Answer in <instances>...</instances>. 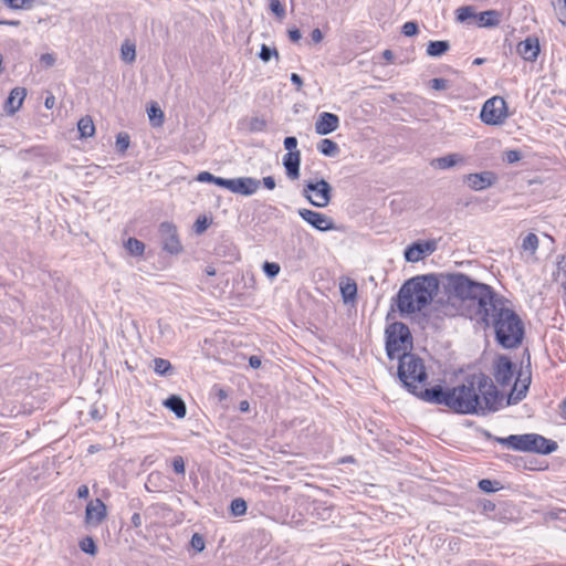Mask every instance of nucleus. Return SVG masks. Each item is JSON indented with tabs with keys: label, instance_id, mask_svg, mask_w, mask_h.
Returning <instances> with one entry per match:
<instances>
[{
	"label": "nucleus",
	"instance_id": "nucleus-4",
	"mask_svg": "<svg viewBox=\"0 0 566 566\" xmlns=\"http://www.w3.org/2000/svg\"><path fill=\"white\" fill-rule=\"evenodd\" d=\"M484 324L494 328L496 340L503 347L514 348L522 343L524 335L523 322L509 306L505 298Z\"/></svg>",
	"mask_w": 566,
	"mask_h": 566
},
{
	"label": "nucleus",
	"instance_id": "nucleus-43",
	"mask_svg": "<svg viewBox=\"0 0 566 566\" xmlns=\"http://www.w3.org/2000/svg\"><path fill=\"white\" fill-rule=\"evenodd\" d=\"M4 3L11 9H22L24 7H31L33 0H3Z\"/></svg>",
	"mask_w": 566,
	"mask_h": 566
},
{
	"label": "nucleus",
	"instance_id": "nucleus-3",
	"mask_svg": "<svg viewBox=\"0 0 566 566\" xmlns=\"http://www.w3.org/2000/svg\"><path fill=\"white\" fill-rule=\"evenodd\" d=\"M439 287L433 275H421L408 280L399 290L397 306L402 315L422 311L433 298Z\"/></svg>",
	"mask_w": 566,
	"mask_h": 566
},
{
	"label": "nucleus",
	"instance_id": "nucleus-19",
	"mask_svg": "<svg viewBox=\"0 0 566 566\" xmlns=\"http://www.w3.org/2000/svg\"><path fill=\"white\" fill-rule=\"evenodd\" d=\"M301 151L286 153L283 157V166L290 179L294 180L300 177Z\"/></svg>",
	"mask_w": 566,
	"mask_h": 566
},
{
	"label": "nucleus",
	"instance_id": "nucleus-33",
	"mask_svg": "<svg viewBox=\"0 0 566 566\" xmlns=\"http://www.w3.org/2000/svg\"><path fill=\"white\" fill-rule=\"evenodd\" d=\"M247 126L252 133L263 132L266 128V120L261 117H252L247 122Z\"/></svg>",
	"mask_w": 566,
	"mask_h": 566
},
{
	"label": "nucleus",
	"instance_id": "nucleus-47",
	"mask_svg": "<svg viewBox=\"0 0 566 566\" xmlns=\"http://www.w3.org/2000/svg\"><path fill=\"white\" fill-rule=\"evenodd\" d=\"M191 546L198 552L203 551L205 549V541H203L202 536L197 533L193 534L191 537Z\"/></svg>",
	"mask_w": 566,
	"mask_h": 566
},
{
	"label": "nucleus",
	"instance_id": "nucleus-23",
	"mask_svg": "<svg viewBox=\"0 0 566 566\" xmlns=\"http://www.w3.org/2000/svg\"><path fill=\"white\" fill-rule=\"evenodd\" d=\"M165 406L171 410L178 418L186 416L187 409L184 400L177 396H171L165 401Z\"/></svg>",
	"mask_w": 566,
	"mask_h": 566
},
{
	"label": "nucleus",
	"instance_id": "nucleus-5",
	"mask_svg": "<svg viewBox=\"0 0 566 566\" xmlns=\"http://www.w3.org/2000/svg\"><path fill=\"white\" fill-rule=\"evenodd\" d=\"M398 376L405 387L420 398L427 373L421 358L415 354H405L399 359Z\"/></svg>",
	"mask_w": 566,
	"mask_h": 566
},
{
	"label": "nucleus",
	"instance_id": "nucleus-39",
	"mask_svg": "<svg viewBox=\"0 0 566 566\" xmlns=\"http://www.w3.org/2000/svg\"><path fill=\"white\" fill-rule=\"evenodd\" d=\"M280 265L274 262H264L263 271L269 277H275L280 272Z\"/></svg>",
	"mask_w": 566,
	"mask_h": 566
},
{
	"label": "nucleus",
	"instance_id": "nucleus-7",
	"mask_svg": "<svg viewBox=\"0 0 566 566\" xmlns=\"http://www.w3.org/2000/svg\"><path fill=\"white\" fill-rule=\"evenodd\" d=\"M386 352L390 359L398 358L411 347V335L408 326L400 322L389 324L385 331Z\"/></svg>",
	"mask_w": 566,
	"mask_h": 566
},
{
	"label": "nucleus",
	"instance_id": "nucleus-18",
	"mask_svg": "<svg viewBox=\"0 0 566 566\" xmlns=\"http://www.w3.org/2000/svg\"><path fill=\"white\" fill-rule=\"evenodd\" d=\"M518 54L525 60L533 62L539 53V43L537 39L527 38L517 45Z\"/></svg>",
	"mask_w": 566,
	"mask_h": 566
},
{
	"label": "nucleus",
	"instance_id": "nucleus-15",
	"mask_svg": "<svg viewBox=\"0 0 566 566\" xmlns=\"http://www.w3.org/2000/svg\"><path fill=\"white\" fill-rule=\"evenodd\" d=\"M261 180L252 177H239L231 179L230 191L242 196H252L260 188Z\"/></svg>",
	"mask_w": 566,
	"mask_h": 566
},
{
	"label": "nucleus",
	"instance_id": "nucleus-56",
	"mask_svg": "<svg viewBox=\"0 0 566 566\" xmlns=\"http://www.w3.org/2000/svg\"><path fill=\"white\" fill-rule=\"evenodd\" d=\"M289 38L292 42H297L301 40L302 34L298 29H290L289 30Z\"/></svg>",
	"mask_w": 566,
	"mask_h": 566
},
{
	"label": "nucleus",
	"instance_id": "nucleus-32",
	"mask_svg": "<svg viewBox=\"0 0 566 566\" xmlns=\"http://www.w3.org/2000/svg\"><path fill=\"white\" fill-rule=\"evenodd\" d=\"M247 507L248 506H247L245 501L243 499H241V497L232 500V502L230 504L231 513L234 516H242V515H244L245 512H247Z\"/></svg>",
	"mask_w": 566,
	"mask_h": 566
},
{
	"label": "nucleus",
	"instance_id": "nucleus-8",
	"mask_svg": "<svg viewBox=\"0 0 566 566\" xmlns=\"http://www.w3.org/2000/svg\"><path fill=\"white\" fill-rule=\"evenodd\" d=\"M303 196L317 208H325L332 199V186L324 179L311 180L303 188Z\"/></svg>",
	"mask_w": 566,
	"mask_h": 566
},
{
	"label": "nucleus",
	"instance_id": "nucleus-1",
	"mask_svg": "<svg viewBox=\"0 0 566 566\" xmlns=\"http://www.w3.org/2000/svg\"><path fill=\"white\" fill-rule=\"evenodd\" d=\"M420 398L427 402L443 405L457 413L484 415L496 410L497 390L492 379L482 374L468 376L462 384L443 389L441 386L426 388Z\"/></svg>",
	"mask_w": 566,
	"mask_h": 566
},
{
	"label": "nucleus",
	"instance_id": "nucleus-51",
	"mask_svg": "<svg viewBox=\"0 0 566 566\" xmlns=\"http://www.w3.org/2000/svg\"><path fill=\"white\" fill-rule=\"evenodd\" d=\"M505 159L510 164L516 163L521 159V154L517 150H509L505 154Z\"/></svg>",
	"mask_w": 566,
	"mask_h": 566
},
{
	"label": "nucleus",
	"instance_id": "nucleus-53",
	"mask_svg": "<svg viewBox=\"0 0 566 566\" xmlns=\"http://www.w3.org/2000/svg\"><path fill=\"white\" fill-rule=\"evenodd\" d=\"M213 176L211 172L209 171H201L198 174L197 176V180L200 181V182H212L213 180Z\"/></svg>",
	"mask_w": 566,
	"mask_h": 566
},
{
	"label": "nucleus",
	"instance_id": "nucleus-48",
	"mask_svg": "<svg viewBox=\"0 0 566 566\" xmlns=\"http://www.w3.org/2000/svg\"><path fill=\"white\" fill-rule=\"evenodd\" d=\"M283 144L287 153H294L295 150H297V139L294 136L286 137Z\"/></svg>",
	"mask_w": 566,
	"mask_h": 566
},
{
	"label": "nucleus",
	"instance_id": "nucleus-2",
	"mask_svg": "<svg viewBox=\"0 0 566 566\" xmlns=\"http://www.w3.org/2000/svg\"><path fill=\"white\" fill-rule=\"evenodd\" d=\"M449 287L452 296L442 308L447 316L462 315L484 324L504 300L491 286L461 273L450 276Z\"/></svg>",
	"mask_w": 566,
	"mask_h": 566
},
{
	"label": "nucleus",
	"instance_id": "nucleus-25",
	"mask_svg": "<svg viewBox=\"0 0 566 566\" xmlns=\"http://www.w3.org/2000/svg\"><path fill=\"white\" fill-rule=\"evenodd\" d=\"M450 49V44L448 41H430L427 46V54L429 56H441Z\"/></svg>",
	"mask_w": 566,
	"mask_h": 566
},
{
	"label": "nucleus",
	"instance_id": "nucleus-57",
	"mask_svg": "<svg viewBox=\"0 0 566 566\" xmlns=\"http://www.w3.org/2000/svg\"><path fill=\"white\" fill-rule=\"evenodd\" d=\"M311 39L314 43H319L323 40V33L319 29H314L311 32Z\"/></svg>",
	"mask_w": 566,
	"mask_h": 566
},
{
	"label": "nucleus",
	"instance_id": "nucleus-38",
	"mask_svg": "<svg viewBox=\"0 0 566 566\" xmlns=\"http://www.w3.org/2000/svg\"><path fill=\"white\" fill-rule=\"evenodd\" d=\"M471 18L475 19V14L471 7H461L457 10V19L460 22H467Z\"/></svg>",
	"mask_w": 566,
	"mask_h": 566
},
{
	"label": "nucleus",
	"instance_id": "nucleus-9",
	"mask_svg": "<svg viewBox=\"0 0 566 566\" xmlns=\"http://www.w3.org/2000/svg\"><path fill=\"white\" fill-rule=\"evenodd\" d=\"M481 120L488 125H501L509 117L504 98L494 96L489 98L481 109Z\"/></svg>",
	"mask_w": 566,
	"mask_h": 566
},
{
	"label": "nucleus",
	"instance_id": "nucleus-20",
	"mask_svg": "<svg viewBox=\"0 0 566 566\" xmlns=\"http://www.w3.org/2000/svg\"><path fill=\"white\" fill-rule=\"evenodd\" d=\"M27 93L24 88L15 87L13 88L6 102V108L10 114L15 113L22 105L23 99Z\"/></svg>",
	"mask_w": 566,
	"mask_h": 566
},
{
	"label": "nucleus",
	"instance_id": "nucleus-41",
	"mask_svg": "<svg viewBox=\"0 0 566 566\" xmlns=\"http://www.w3.org/2000/svg\"><path fill=\"white\" fill-rule=\"evenodd\" d=\"M129 146V136L127 134H118L116 137V147L118 151L124 153Z\"/></svg>",
	"mask_w": 566,
	"mask_h": 566
},
{
	"label": "nucleus",
	"instance_id": "nucleus-34",
	"mask_svg": "<svg viewBox=\"0 0 566 566\" xmlns=\"http://www.w3.org/2000/svg\"><path fill=\"white\" fill-rule=\"evenodd\" d=\"M259 57L263 62H269L272 57H275L276 60H279L280 59V54H279V51L275 48L271 49L266 44H262L260 53H259Z\"/></svg>",
	"mask_w": 566,
	"mask_h": 566
},
{
	"label": "nucleus",
	"instance_id": "nucleus-50",
	"mask_svg": "<svg viewBox=\"0 0 566 566\" xmlns=\"http://www.w3.org/2000/svg\"><path fill=\"white\" fill-rule=\"evenodd\" d=\"M479 488L484 492H494V482L488 479H483L479 482Z\"/></svg>",
	"mask_w": 566,
	"mask_h": 566
},
{
	"label": "nucleus",
	"instance_id": "nucleus-63",
	"mask_svg": "<svg viewBox=\"0 0 566 566\" xmlns=\"http://www.w3.org/2000/svg\"><path fill=\"white\" fill-rule=\"evenodd\" d=\"M382 56L388 62H391L394 60V53L390 50H385Z\"/></svg>",
	"mask_w": 566,
	"mask_h": 566
},
{
	"label": "nucleus",
	"instance_id": "nucleus-27",
	"mask_svg": "<svg viewBox=\"0 0 566 566\" xmlns=\"http://www.w3.org/2000/svg\"><path fill=\"white\" fill-rule=\"evenodd\" d=\"M77 128L82 137H91L95 133V126L91 117L86 116L78 120Z\"/></svg>",
	"mask_w": 566,
	"mask_h": 566
},
{
	"label": "nucleus",
	"instance_id": "nucleus-24",
	"mask_svg": "<svg viewBox=\"0 0 566 566\" xmlns=\"http://www.w3.org/2000/svg\"><path fill=\"white\" fill-rule=\"evenodd\" d=\"M317 150L326 157H336L339 154L338 145L328 138H324L317 144Z\"/></svg>",
	"mask_w": 566,
	"mask_h": 566
},
{
	"label": "nucleus",
	"instance_id": "nucleus-26",
	"mask_svg": "<svg viewBox=\"0 0 566 566\" xmlns=\"http://www.w3.org/2000/svg\"><path fill=\"white\" fill-rule=\"evenodd\" d=\"M147 114H148L149 120L154 127H159L163 125L164 112L160 109V107L156 103H153L147 108Z\"/></svg>",
	"mask_w": 566,
	"mask_h": 566
},
{
	"label": "nucleus",
	"instance_id": "nucleus-12",
	"mask_svg": "<svg viewBox=\"0 0 566 566\" xmlns=\"http://www.w3.org/2000/svg\"><path fill=\"white\" fill-rule=\"evenodd\" d=\"M159 233L164 250H166L169 253H178L181 250V245L177 235V229L172 223H161L159 228Z\"/></svg>",
	"mask_w": 566,
	"mask_h": 566
},
{
	"label": "nucleus",
	"instance_id": "nucleus-21",
	"mask_svg": "<svg viewBox=\"0 0 566 566\" xmlns=\"http://www.w3.org/2000/svg\"><path fill=\"white\" fill-rule=\"evenodd\" d=\"M479 27H495L500 22V13L495 10H488L475 14Z\"/></svg>",
	"mask_w": 566,
	"mask_h": 566
},
{
	"label": "nucleus",
	"instance_id": "nucleus-22",
	"mask_svg": "<svg viewBox=\"0 0 566 566\" xmlns=\"http://www.w3.org/2000/svg\"><path fill=\"white\" fill-rule=\"evenodd\" d=\"M463 157L460 154H449L443 157L436 158L432 161V166L439 169H449L459 163H463Z\"/></svg>",
	"mask_w": 566,
	"mask_h": 566
},
{
	"label": "nucleus",
	"instance_id": "nucleus-49",
	"mask_svg": "<svg viewBox=\"0 0 566 566\" xmlns=\"http://www.w3.org/2000/svg\"><path fill=\"white\" fill-rule=\"evenodd\" d=\"M208 228V219L206 217H200L197 219L195 223V230L197 233H202Z\"/></svg>",
	"mask_w": 566,
	"mask_h": 566
},
{
	"label": "nucleus",
	"instance_id": "nucleus-31",
	"mask_svg": "<svg viewBox=\"0 0 566 566\" xmlns=\"http://www.w3.org/2000/svg\"><path fill=\"white\" fill-rule=\"evenodd\" d=\"M126 249L132 255H142L145 250V244L136 238H129L126 242Z\"/></svg>",
	"mask_w": 566,
	"mask_h": 566
},
{
	"label": "nucleus",
	"instance_id": "nucleus-61",
	"mask_svg": "<svg viewBox=\"0 0 566 566\" xmlns=\"http://www.w3.org/2000/svg\"><path fill=\"white\" fill-rule=\"evenodd\" d=\"M19 24H20V21H18V20H0V25L18 27Z\"/></svg>",
	"mask_w": 566,
	"mask_h": 566
},
{
	"label": "nucleus",
	"instance_id": "nucleus-64",
	"mask_svg": "<svg viewBox=\"0 0 566 566\" xmlns=\"http://www.w3.org/2000/svg\"><path fill=\"white\" fill-rule=\"evenodd\" d=\"M205 273L207 274V276H214L216 275V269L211 265H208L206 269H205Z\"/></svg>",
	"mask_w": 566,
	"mask_h": 566
},
{
	"label": "nucleus",
	"instance_id": "nucleus-30",
	"mask_svg": "<svg viewBox=\"0 0 566 566\" xmlns=\"http://www.w3.org/2000/svg\"><path fill=\"white\" fill-rule=\"evenodd\" d=\"M538 248V238L534 233H528L522 242V249L533 254Z\"/></svg>",
	"mask_w": 566,
	"mask_h": 566
},
{
	"label": "nucleus",
	"instance_id": "nucleus-29",
	"mask_svg": "<svg viewBox=\"0 0 566 566\" xmlns=\"http://www.w3.org/2000/svg\"><path fill=\"white\" fill-rule=\"evenodd\" d=\"M120 55L123 61L127 63L134 62L136 59L135 45L129 42L123 43L120 49Z\"/></svg>",
	"mask_w": 566,
	"mask_h": 566
},
{
	"label": "nucleus",
	"instance_id": "nucleus-10",
	"mask_svg": "<svg viewBox=\"0 0 566 566\" xmlns=\"http://www.w3.org/2000/svg\"><path fill=\"white\" fill-rule=\"evenodd\" d=\"M300 217L318 231L335 230V223L328 216L310 209H300Z\"/></svg>",
	"mask_w": 566,
	"mask_h": 566
},
{
	"label": "nucleus",
	"instance_id": "nucleus-13",
	"mask_svg": "<svg viewBox=\"0 0 566 566\" xmlns=\"http://www.w3.org/2000/svg\"><path fill=\"white\" fill-rule=\"evenodd\" d=\"M107 516V509L101 499L92 500L85 510V523L88 526H98Z\"/></svg>",
	"mask_w": 566,
	"mask_h": 566
},
{
	"label": "nucleus",
	"instance_id": "nucleus-62",
	"mask_svg": "<svg viewBox=\"0 0 566 566\" xmlns=\"http://www.w3.org/2000/svg\"><path fill=\"white\" fill-rule=\"evenodd\" d=\"M132 523L134 526L138 527L142 523L140 521V515L138 513H135L133 516H132Z\"/></svg>",
	"mask_w": 566,
	"mask_h": 566
},
{
	"label": "nucleus",
	"instance_id": "nucleus-37",
	"mask_svg": "<svg viewBox=\"0 0 566 566\" xmlns=\"http://www.w3.org/2000/svg\"><path fill=\"white\" fill-rule=\"evenodd\" d=\"M171 368V364L164 358H156L154 360V370L159 375H165Z\"/></svg>",
	"mask_w": 566,
	"mask_h": 566
},
{
	"label": "nucleus",
	"instance_id": "nucleus-55",
	"mask_svg": "<svg viewBox=\"0 0 566 566\" xmlns=\"http://www.w3.org/2000/svg\"><path fill=\"white\" fill-rule=\"evenodd\" d=\"M261 182L269 190H273L276 186L275 180L272 176L264 177Z\"/></svg>",
	"mask_w": 566,
	"mask_h": 566
},
{
	"label": "nucleus",
	"instance_id": "nucleus-14",
	"mask_svg": "<svg viewBox=\"0 0 566 566\" xmlns=\"http://www.w3.org/2000/svg\"><path fill=\"white\" fill-rule=\"evenodd\" d=\"M495 181L496 175L492 171L469 174L464 177L467 186L474 191H481L490 188L495 184Z\"/></svg>",
	"mask_w": 566,
	"mask_h": 566
},
{
	"label": "nucleus",
	"instance_id": "nucleus-6",
	"mask_svg": "<svg viewBox=\"0 0 566 566\" xmlns=\"http://www.w3.org/2000/svg\"><path fill=\"white\" fill-rule=\"evenodd\" d=\"M497 441L516 451L541 454H549L558 448L555 441L537 433L511 434L506 438H497Z\"/></svg>",
	"mask_w": 566,
	"mask_h": 566
},
{
	"label": "nucleus",
	"instance_id": "nucleus-11",
	"mask_svg": "<svg viewBox=\"0 0 566 566\" xmlns=\"http://www.w3.org/2000/svg\"><path fill=\"white\" fill-rule=\"evenodd\" d=\"M437 247L436 240L413 242L405 250V259L408 262H418L424 256L432 254L437 250Z\"/></svg>",
	"mask_w": 566,
	"mask_h": 566
},
{
	"label": "nucleus",
	"instance_id": "nucleus-28",
	"mask_svg": "<svg viewBox=\"0 0 566 566\" xmlns=\"http://www.w3.org/2000/svg\"><path fill=\"white\" fill-rule=\"evenodd\" d=\"M340 292L345 302L353 301L357 294V285L355 282H346L340 284Z\"/></svg>",
	"mask_w": 566,
	"mask_h": 566
},
{
	"label": "nucleus",
	"instance_id": "nucleus-60",
	"mask_svg": "<svg viewBox=\"0 0 566 566\" xmlns=\"http://www.w3.org/2000/svg\"><path fill=\"white\" fill-rule=\"evenodd\" d=\"M249 364L252 368L256 369L261 366V358L258 356H251L249 358Z\"/></svg>",
	"mask_w": 566,
	"mask_h": 566
},
{
	"label": "nucleus",
	"instance_id": "nucleus-36",
	"mask_svg": "<svg viewBox=\"0 0 566 566\" xmlns=\"http://www.w3.org/2000/svg\"><path fill=\"white\" fill-rule=\"evenodd\" d=\"M558 20L566 25V0H553Z\"/></svg>",
	"mask_w": 566,
	"mask_h": 566
},
{
	"label": "nucleus",
	"instance_id": "nucleus-46",
	"mask_svg": "<svg viewBox=\"0 0 566 566\" xmlns=\"http://www.w3.org/2000/svg\"><path fill=\"white\" fill-rule=\"evenodd\" d=\"M172 468L177 474H185V462L182 457H175L172 459Z\"/></svg>",
	"mask_w": 566,
	"mask_h": 566
},
{
	"label": "nucleus",
	"instance_id": "nucleus-45",
	"mask_svg": "<svg viewBox=\"0 0 566 566\" xmlns=\"http://www.w3.org/2000/svg\"><path fill=\"white\" fill-rule=\"evenodd\" d=\"M431 87L437 91H444L449 88V81L446 78H433L430 82Z\"/></svg>",
	"mask_w": 566,
	"mask_h": 566
},
{
	"label": "nucleus",
	"instance_id": "nucleus-40",
	"mask_svg": "<svg viewBox=\"0 0 566 566\" xmlns=\"http://www.w3.org/2000/svg\"><path fill=\"white\" fill-rule=\"evenodd\" d=\"M418 24L413 21H408L406 22L402 28H401V32L403 35L406 36H413L418 33Z\"/></svg>",
	"mask_w": 566,
	"mask_h": 566
},
{
	"label": "nucleus",
	"instance_id": "nucleus-42",
	"mask_svg": "<svg viewBox=\"0 0 566 566\" xmlns=\"http://www.w3.org/2000/svg\"><path fill=\"white\" fill-rule=\"evenodd\" d=\"M270 10L279 18H283L285 15V9L280 0H270Z\"/></svg>",
	"mask_w": 566,
	"mask_h": 566
},
{
	"label": "nucleus",
	"instance_id": "nucleus-35",
	"mask_svg": "<svg viewBox=\"0 0 566 566\" xmlns=\"http://www.w3.org/2000/svg\"><path fill=\"white\" fill-rule=\"evenodd\" d=\"M78 545L84 553L90 554L92 556H94L97 552L95 542L90 536L84 537Z\"/></svg>",
	"mask_w": 566,
	"mask_h": 566
},
{
	"label": "nucleus",
	"instance_id": "nucleus-16",
	"mask_svg": "<svg viewBox=\"0 0 566 566\" xmlns=\"http://www.w3.org/2000/svg\"><path fill=\"white\" fill-rule=\"evenodd\" d=\"M339 127V118L337 115L323 112L315 122V132L321 136L328 135Z\"/></svg>",
	"mask_w": 566,
	"mask_h": 566
},
{
	"label": "nucleus",
	"instance_id": "nucleus-59",
	"mask_svg": "<svg viewBox=\"0 0 566 566\" xmlns=\"http://www.w3.org/2000/svg\"><path fill=\"white\" fill-rule=\"evenodd\" d=\"M291 82L297 86V90H300L303 85L302 77L296 73L291 74Z\"/></svg>",
	"mask_w": 566,
	"mask_h": 566
},
{
	"label": "nucleus",
	"instance_id": "nucleus-58",
	"mask_svg": "<svg viewBox=\"0 0 566 566\" xmlns=\"http://www.w3.org/2000/svg\"><path fill=\"white\" fill-rule=\"evenodd\" d=\"M88 495H90V490H88L87 485L83 484V485L78 486V489H77V496L80 499H87Z\"/></svg>",
	"mask_w": 566,
	"mask_h": 566
},
{
	"label": "nucleus",
	"instance_id": "nucleus-52",
	"mask_svg": "<svg viewBox=\"0 0 566 566\" xmlns=\"http://www.w3.org/2000/svg\"><path fill=\"white\" fill-rule=\"evenodd\" d=\"M212 184H216L217 186H220V187H223V188L230 190L231 179H226V178L213 176Z\"/></svg>",
	"mask_w": 566,
	"mask_h": 566
},
{
	"label": "nucleus",
	"instance_id": "nucleus-44",
	"mask_svg": "<svg viewBox=\"0 0 566 566\" xmlns=\"http://www.w3.org/2000/svg\"><path fill=\"white\" fill-rule=\"evenodd\" d=\"M527 389V384H523L520 388L517 382H515L511 396L515 395V399L521 400L525 397Z\"/></svg>",
	"mask_w": 566,
	"mask_h": 566
},
{
	"label": "nucleus",
	"instance_id": "nucleus-54",
	"mask_svg": "<svg viewBox=\"0 0 566 566\" xmlns=\"http://www.w3.org/2000/svg\"><path fill=\"white\" fill-rule=\"evenodd\" d=\"M40 60L45 66H52L55 63L54 55L50 53L42 54Z\"/></svg>",
	"mask_w": 566,
	"mask_h": 566
},
{
	"label": "nucleus",
	"instance_id": "nucleus-17",
	"mask_svg": "<svg viewBox=\"0 0 566 566\" xmlns=\"http://www.w3.org/2000/svg\"><path fill=\"white\" fill-rule=\"evenodd\" d=\"M513 374L512 361L507 357L501 356L495 365L494 378L496 382L503 387L509 386Z\"/></svg>",
	"mask_w": 566,
	"mask_h": 566
}]
</instances>
